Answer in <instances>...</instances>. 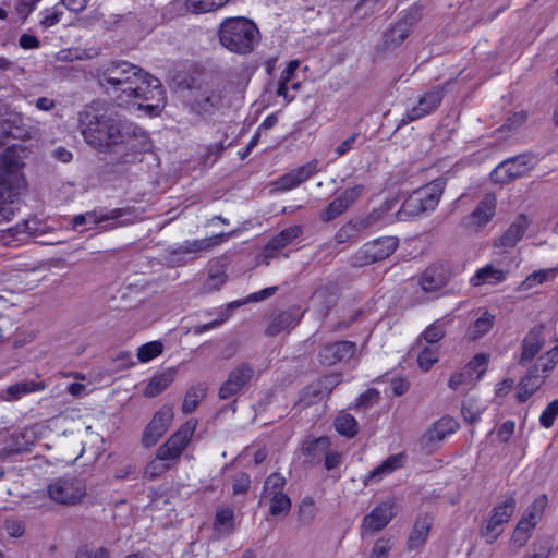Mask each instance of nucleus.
Masks as SVG:
<instances>
[{"mask_svg": "<svg viewBox=\"0 0 558 558\" xmlns=\"http://www.w3.org/2000/svg\"><path fill=\"white\" fill-rule=\"evenodd\" d=\"M97 78L118 106L144 110L155 117L166 105V90L160 81L128 61L116 60L99 68Z\"/></svg>", "mask_w": 558, "mask_h": 558, "instance_id": "f257e3e1", "label": "nucleus"}, {"mask_svg": "<svg viewBox=\"0 0 558 558\" xmlns=\"http://www.w3.org/2000/svg\"><path fill=\"white\" fill-rule=\"evenodd\" d=\"M78 121L85 142L101 153L118 146L136 153L141 138L146 137L141 128L124 120L113 107L82 111Z\"/></svg>", "mask_w": 558, "mask_h": 558, "instance_id": "f03ea898", "label": "nucleus"}, {"mask_svg": "<svg viewBox=\"0 0 558 558\" xmlns=\"http://www.w3.org/2000/svg\"><path fill=\"white\" fill-rule=\"evenodd\" d=\"M25 156L26 149L21 145L8 147L0 156V223L12 219L13 197L25 186Z\"/></svg>", "mask_w": 558, "mask_h": 558, "instance_id": "7ed1b4c3", "label": "nucleus"}, {"mask_svg": "<svg viewBox=\"0 0 558 558\" xmlns=\"http://www.w3.org/2000/svg\"><path fill=\"white\" fill-rule=\"evenodd\" d=\"M219 41L222 47L239 54L251 53L259 41L256 24L246 17H228L219 27Z\"/></svg>", "mask_w": 558, "mask_h": 558, "instance_id": "20e7f679", "label": "nucleus"}, {"mask_svg": "<svg viewBox=\"0 0 558 558\" xmlns=\"http://www.w3.org/2000/svg\"><path fill=\"white\" fill-rule=\"evenodd\" d=\"M445 184L444 180L437 179L414 191L402 203L398 211V218L404 220L435 210L444 193Z\"/></svg>", "mask_w": 558, "mask_h": 558, "instance_id": "39448f33", "label": "nucleus"}, {"mask_svg": "<svg viewBox=\"0 0 558 558\" xmlns=\"http://www.w3.org/2000/svg\"><path fill=\"white\" fill-rule=\"evenodd\" d=\"M517 509L514 493L505 494L492 509L490 517L481 529V536L487 544H493L504 531V525L509 522Z\"/></svg>", "mask_w": 558, "mask_h": 558, "instance_id": "423d86ee", "label": "nucleus"}, {"mask_svg": "<svg viewBox=\"0 0 558 558\" xmlns=\"http://www.w3.org/2000/svg\"><path fill=\"white\" fill-rule=\"evenodd\" d=\"M231 234L232 232H221L204 239L186 240L178 247L170 248L168 251L167 262L171 266H182L189 260L196 258L199 253L209 251L213 247L221 244Z\"/></svg>", "mask_w": 558, "mask_h": 558, "instance_id": "0eeeda50", "label": "nucleus"}, {"mask_svg": "<svg viewBox=\"0 0 558 558\" xmlns=\"http://www.w3.org/2000/svg\"><path fill=\"white\" fill-rule=\"evenodd\" d=\"M47 494L52 501L59 505L73 506L85 497L86 485L75 476L58 477L48 484Z\"/></svg>", "mask_w": 558, "mask_h": 558, "instance_id": "6e6552de", "label": "nucleus"}, {"mask_svg": "<svg viewBox=\"0 0 558 558\" xmlns=\"http://www.w3.org/2000/svg\"><path fill=\"white\" fill-rule=\"evenodd\" d=\"M398 244L399 240L395 236H384L367 242L352 256V265L363 267L384 260L397 250Z\"/></svg>", "mask_w": 558, "mask_h": 558, "instance_id": "1a4fd4ad", "label": "nucleus"}, {"mask_svg": "<svg viewBox=\"0 0 558 558\" xmlns=\"http://www.w3.org/2000/svg\"><path fill=\"white\" fill-rule=\"evenodd\" d=\"M533 154H521L501 161L492 172V180L496 183H508L527 174L536 165Z\"/></svg>", "mask_w": 558, "mask_h": 558, "instance_id": "9d476101", "label": "nucleus"}, {"mask_svg": "<svg viewBox=\"0 0 558 558\" xmlns=\"http://www.w3.org/2000/svg\"><path fill=\"white\" fill-rule=\"evenodd\" d=\"M197 427V420L190 418L160 448V457L178 462L190 445Z\"/></svg>", "mask_w": 558, "mask_h": 558, "instance_id": "9b49d317", "label": "nucleus"}, {"mask_svg": "<svg viewBox=\"0 0 558 558\" xmlns=\"http://www.w3.org/2000/svg\"><path fill=\"white\" fill-rule=\"evenodd\" d=\"M254 376L255 369L253 365L247 362L239 364L231 369L227 379L221 384L219 388V398L228 400L234 397L252 381Z\"/></svg>", "mask_w": 558, "mask_h": 558, "instance_id": "f8f14e48", "label": "nucleus"}, {"mask_svg": "<svg viewBox=\"0 0 558 558\" xmlns=\"http://www.w3.org/2000/svg\"><path fill=\"white\" fill-rule=\"evenodd\" d=\"M174 418L173 407L170 404L162 405L153 416L151 421L145 427L142 444L145 447H151L167 433L170 424Z\"/></svg>", "mask_w": 558, "mask_h": 558, "instance_id": "ddd939ff", "label": "nucleus"}, {"mask_svg": "<svg viewBox=\"0 0 558 558\" xmlns=\"http://www.w3.org/2000/svg\"><path fill=\"white\" fill-rule=\"evenodd\" d=\"M364 193V185L357 184L348 187L341 192L329 205L319 214V219L324 222H330L344 214Z\"/></svg>", "mask_w": 558, "mask_h": 558, "instance_id": "4468645a", "label": "nucleus"}, {"mask_svg": "<svg viewBox=\"0 0 558 558\" xmlns=\"http://www.w3.org/2000/svg\"><path fill=\"white\" fill-rule=\"evenodd\" d=\"M395 500L389 498L378 504L371 513L363 519L361 530L362 534H374L386 527L395 518Z\"/></svg>", "mask_w": 558, "mask_h": 558, "instance_id": "2eb2a0df", "label": "nucleus"}, {"mask_svg": "<svg viewBox=\"0 0 558 558\" xmlns=\"http://www.w3.org/2000/svg\"><path fill=\"white\" fill-rule=\"evenodd\" d=\"M444 98V88L434 87L426 92L412 108H408L405 116L401 119V124L418 120L434 112Z\"/></svg>", "mask_w": 558, "mask_h": 558, "instance_id": "dca6fc26", "label": "nucleus"}, {"mask_svg": "<svg viewBox=\"0 0 558 558\" xmlns=\"http://www.w3.org/2000/svg\"><path fill=\"white\" fill-rule=\"evenodd\" d=\"M356 351L355 342L343 340L324 345L318 354L319 362L326 366H332L340 362L349 361Z\"/></svg>", "mask_w": 558, "mask_h": 558, "instance_id": "f3484780", "label": "nucleus"}, {"mask_svg": "<svg viewBox=\"0 0 558 558\" xmlns=\"http://www.w3.org/2000/svg\"><path fill=\"white\" fill-rule=\"evenodd\" d=\"M496 204L495 195L492 193L486 194L474 210L464 218V226L474 229H480L486 226L495 216Z\"/></svg>", "mask_w": 558, "mask_h": 558, "instance_id": "a211bd4d", "label": "nucleus"}, {"mask_svg": "<svg viewBox=\"0 0 558 558\" xmlns=\"http://www.w3.org/2000/svg\"><path fill=\"white\" fill-rule=\"evenodd\" d=\"M545 343L543 327L532 328L523 338L521 344V354L518 363L521 366L527 365L541 352Z\"/></svg>", "mask_w": 558, "mask_h": 558, "instance_id": "6ab92c4d", "label": "nucleus"}, {"mask_svg": "<svg viewBox=\"0 0 558 558\" xmlns=\"http://www.w3.org/2000/svg\"><path fill=\"white\" fill-rule=\"evenodd\" d=\"M222 98V89L219 86H207L195 96L193 107L199 113L211 114L221 107Z\"/></svg>", "mask_w": 558, "mask_h": 558, "instance_id": "aec40b11", "label": "nucleus"}, {"mask_svg": "<svg viewBox=\"0 0 558 558\" xmlns=\"http://www.w3.org/2000/svg\"><path fill=\"white\" fill-rule=\"evenodd\" d=\"M449 280V274L442 265H432L421 275L418 284L424 292H436L444 288Z\"/></svg>", "mask_w": 558, "mask_h": 558, "instance_id": "412c9836", "label": "nucleus"}, {"mask_svg": "<svg viewBox=\"0 0 558 558\" xmlns=\"http://www.w3.org/2000/svg\"><path fill=\"white\" fill-rule=\"evenodd\" d=\"M302 234L301 226L294 225L283 229L277 235L272 236L264 247L266 258L274 257L279 251L291 244Z\"/></svg>", "mask_w": 558, "mask_h": 558, "instance_id": "4be33fe9", "label": "nucleus"}, {"mask_svg": "<svg viewBox=\"0 0 558 558\" xmlns=\"http://www.w3.org/2000/svg\"><path fill=\"white\" fill-rule=\"evenodd\" d=\"M301 316L300 307L296 306L279 313L267 327L266 335L271 337L279 335L295 326L300 322Z\"/></svg>", "mask_w": 558, "mask_h": 558, "instance_id": "5701e85b", "label": "nucleus"}, {"mask_svg": "<svg viewBox=\"0 0 558 558\" xmlns=\"http://www.w3.org/2000/svg\"><path fill=\"white\" fill-rule=\"evenodd\" d=\"M433 525V518L424 514L420 515L413 525V529L409 535L407 545L409 550H414L422 547L429 534Z\"/></svg>", "mask_w": 558, "mask_h": 558, "instance_id": "b1692460", "label": "nucleus"}, {"mask_svg": "<svg viewBox=\"0 0 558 558\" xmlns=\"http://www.w3.org/2000/svg\"><path fill=\"white\" fill-rule=\"evenodd\" d=\"M371 225V217L352 219L339 228V230L336 232L335 241L337 244H343L353 241L357 238L360 232L369 228Z\"/></svg>", "mask_w": 558, "mask_h": 558, "instance_id": "393cba45", "label": "nucleus"}, {"mask_svg": "<svg viewBox=\"0 0 558 558\" xmlns=\"http://www.w3.org/2000/svg\"><path fill=\"white\" fill-rule=\"evenodd\" d=\"M544 376L534 367H531L527 374L520 380L517 397L520 402H525L527 399L543 385Z\"/></svg>", "mask_w": 558, "mask_h": 558, "instance_id": "a878e982", "label": "nucleus"}, {"mask_svg": "<svg viewBox=\"0 0 558 558\" xmlns=\"http://www.w3.org/2000/svg\"><path fill=\"white\" fill-rule=\"evenodd\" d=\"M403 462L404 457L401 453L388 457L367 475L365 484L368 485L379 482L388 474L400 469L403 465Z\"/></svg>", "mask_w": 558, "mask_h": 558, "instance_id": "bb28decb", "label": "nucleus"}, {"mask_svg": "<svg viewBox=\"0 0 558 558\" xmlns=\"http://www.w3.org/2000/svg\"><path fill=\"white\" fill-rule=\"evenodd\" d=\"M527 227V218L520 215L500 236V244L502 246L513 247L523 238Z\"/></svg>", "mask_w": 558, "mask_h": 558, "instance_id": "cd10ccee", "label": "nucleus"}, {"mask_svg": "<svg viewBox=\"0 0 558 558\" xmlns=\"http://www.w3.org/2000/svg\"><path fill=\"white\" fill-rule=\"evenodd\" d=\"M459 424L454 418L450 416H444L434 423V425L428 429V439L430 441H441L448 435L456 433Z\"/></svg>", "mask_w": 558, "mask_h": 558, "instance_id": "c85d7f7f", "label": "nucleus"}, {"mask_svg": "<svg viewBox=\"0 0 558 558\" xmlns=\"http://www.w3.org/2000/svg\"><path fill=\"white\" fill-rule=\"evenodd\" d=\"M45 387L46 385L43 381L29 380L16 383L5 389L4 399L7 401H16L28 393L41 391L45 389Z\"/></svg>", "mask_w": 558, "mask_h": 558, "instance_id": "c756f323", "label": "nucleus"}, {"mask_svg": "<svg viewBox=\"0 0 558 558\" xmlns=\"http://www.w3.org/2000/svg\"><path fill=\"white\" fill-rule=\"evenodd\" d=\"M300 66L299 60H292L288 63L287 68L281 72L279 82H278V88H277V95L279 97H282L286 102H291L294 99V95L289 94V84L294 77L295 71Z\"/></svg>", "mask_w": 558, "mask_h": 558, "instance_id": "7c9ffc66", "label": "nucleus"}, {"mask_svg": "<svg viewBox=\"0 0 558 558\" xmlns=\"http://www.w3.org/2000/svg\"><path fill=\"white\" fill-rule=\"evenodd\" d=\"M174 373L169 371L154 375L147 384L144 395L154 398L166 390L173 381Z\"/></svg>", "mask_w": 558, "mask_h": 558, "instance_id": "2f4dec72", "label": "nucleus"}, {"mask_svg": "<svg viewBox=\"0 0 558 558\" xmlns=\"http://www.w3.org/2000/svg\"><path fill=\"white\" fill-rule=\"evenodd\" d=\"M505 278L506 272L504 270L497 269L492 265H486L476 271L471 282L474 286H480L483 283L496 284L504 281Z\"/></svg>", "mask_w": 558, "mask_h": 558, "instance_id": "473e14b6", "label": "nucleus"}, {"mask_svg": "<svg viewBox=\"0 0 558 558\" xmlns=\"http://www.w3.org/2000/svg\"><path fill=\"white\" fill-rule=\"evenodd\" d=\"M495 316L488 312H484L469 328L468 337L471 340H477L484 337L494 326Z\"/></svg>", "mask_w": 558, "mask_h": 558, "instance_id": "72a5a7b5", "label": "nucleus"}, {"mask_svg": "<svg viewBox=\"0 0 558 558\" xmlns=\"http://www.w3.org/2000/svg\"><path fill=\"white\" fill-rule=\"evenodd\" d=\"M227 282V275L222 265H213L209 268L208 276L203 283L202 291L210 293L220 290Z\"/></svg>", "mask_w": 558, "mask_h": 558, "instance_id": "f704fd0d", "label": "nucleus"}, {"mask_svg": "<svg viewBox=\"0 0 558 558\" xmlns=\"http://www.w3.org/2000/svg\"><path fill=\"white\" fill-rule=\"evenodd\" d=\"M336 430L348 438L354 437L359 432L357 421L353 415L341 412L335 420Z\"/></svg>", "mask_w": 558, "mask_h": 558, "instance_id": "c9c22d12", "label": "nucleus"}, {"mask_svg": "<svg viewBox=\"0 0 558 558\" xmlns=\"http://www.w3.org/2000/svg\"><path fill=\"white\" fill-rule=\"evenodd\" d=\"M234 511L232 507H219L215 514L214 529L217 532L231 533L233 529Z\"/></svg>", "mask_w": 558, "mask_h": 558, "instance_id": "e433bc0d", "label": "nucleus"}, {"mask_svg": "<svg viewBox=\"0 0 558 558\" xmlns=\"http://www.w3.org/2000/svg\"><path fill=\"white\" fill-rule=\"evenodd\" d=\"M174 463H177V462L173 461L171 458L160 457V448H158L155 459H153L147 464V466L145 469V474L149 478L158 477V476L162 475L163 473H166L167 471H169Z\"/></svg>", "mask_w": 558, "mask_h": 558, "instance_id": "4c0bfd02", "label": "nucleus"}, {"mask_svg": "<svg viewBox=\"0 0 558 558\" xmlns=\"http://www.w3.org/2000/svg\"><path fill=\"white\" fill-rule=\"evenodd\" d=\"M286 478L280 473H271L265 480L263 492H262V500L270 498V496L279 495L284 493Z\"/></svg>", "mask_w": 558, "mask_h": 558, "instance_id": "58836bf2", "label": "nucleus"}, {"mask_svg": "<svg viewBox=\"0 0 558 558\" xmlns=\"http://www.w3.org/2000/svg\"><path fill=\"white\" fill-rule=\"evenodd\" d=\"M489 355L486 353H478L464 366V369L471 375L474 381L480 380L487 371Z\"/></svg>", "mask_w": 558, "mask_h": 558, "instance_id": "ea45409f", "label": "nucleus"}, {"mask_svg": "<svg viewBox=\"0 0 558 558\" xmlns=\"http://www.w3.org/2000/svg\"><path fill=\"white\" fill-rule=\"evenodd\" d=\"M558 274V268L541 269L529 275L521 283L522 290H530L537 284H542L548 280H554Z\"/></svg>", "mask_w": 558, "mask_h": 558, "instance_id": "a19ab883", "label": "nucleus"}, {"mask_svg": "<svg viewBox=\"0 0 558 558\" xmlns=\"http://www.w3.org/2000/svg\"><path fill=\"white\" fill-rule=\"evenodd\" d=\"M547 496L541 495L538 496L525 510L521 519L527 520L534 527L537 522L542 518L546 507H547Z\"/></svg>", "mask_w": 558, "mask_h": 558, "instance_id": "79ce46f5", "label": "nucleus"}, {"mask_svg": "<svg viewBox=\"0 0 558 558\" xmlns=\"http://www.w3.org/2000/svg\"><path fill=\"white\" fill-rule=\"evenodd\" d=\"M128 213L124 208H114L106 213L93 210L85 213L86 223L98 225L108 220H118Z\"/></svg>", "mask_w": 558, "mask_h": 558, "instance_id": "37998d69", "label": "nucleus"}, {"mask_svg": "<svg viewBox=\"0 0 558 558\" xmlns=\"http://www.w3.org/2000/svg\"><path fill=\"white\" fill-rule=\"evenodd\" d=\"M206 390L202 386H193L191 387L184 397L183 403H182V412L184 414L192 413L199 402L205 398Z\"/></svg>", "mask_w": 558, "mask_h": 558, "instance_id": "c03bdc74", "label": "nucleus"}, {"mask_svg": "<svg viewBox=\"0 0 558 558\" xmlns=\"http://www.w3.org/2000/svg\"><path fill=\"white\" fill-rule=\"evenodd\" d=\"M265 501L269 502V512L274 517L286 515L291 509V499L284 493L270 496Z\"/></svg>", "mask_w": 558, "mask_h": 558, "instance_id": "a18cd8bd", "label": "nucleus"}, {"mask_svg": "<svg viewBox=\"0 0 558 558\" xmlns=\"http://www.w3.org/2000/svg\"><path fill=\"white\" fill-rule=\"evenodd\" d=\"M228 0H186V10L194 14L205 13L221 8Z\"/></svg>", "mask_w": 558, "mask_h": 558, "instance_id": "49530a36", "label": "nucleus"}, {"mask_svg": "<svg viewBox=\"0 0 558 558\" xmlns=\"http://www.w3.org/2000/svg\"><path fill=\"white\" fill-rule=\"evenodd\" d=\"M558 364V345L550 349L544 355H541L537 362L532 366L537 372L547 376V374Z\"/></svg>", "mask_w": 558, "mask_h": 558, "instance_id": "de8ad7c7", "label": "nucleus"}, {"mask_svg": "<svg viewBox=\"0 0 558 558\" xmlns=\"http://www.w3.org/2000/svg\"><path fill=\"white\" fill-rule=\"evenodd\" d=\"M412 32L397 22L385 34V44L387 46L397 47L403 43Z\"/></svg>", "mask_w": 558, "mask_h": 558, "instance_id": "09e8293b", "label": "nucleus"}, {"mask_svg": "<svg viewBox=\"0 0 558 558\" xmlns=\"http://www.w3.org/2000/svg\"><path fill=\"white\" fill-rule=\"evenodd\" d=\"M439 360V351L434 347H424L417 355V364L424 372L429 371Z\"/></svg>", "mask_w": 558, "mask_h": 558, "instance_id": "8fccbe9b", "label": "nucleus"}, {"mask_svg": "<svg viewBox=\"0 0 558 558\" xmlns=\"http://www.w3.org/2000/svg\"><path fill=\"white\" fill-rule=\"evenodd\" d=\"M534 526L527 520L521 519L512 533L511 542L518 547L523 546L530 538Z\"/></svg>", "mask_w": 558, "mask_h": 558, "instance_id": "3c124183", "label": "nucleus"}, {"mask_svg": "<svg viewBox=\"0 0 558 558\" xmlns=\"http://www.w3.org/2000/svg\"><path fill=\"white\" fill-rule=\"evenodd\" d=\"M163 345L159 341H151L141 345L137 350V359L143 362H149L161 354Z\"/></svg>", "mask_w": 558, "mask_h": 558, "instance_id": "603ef678", "label": "nucleus"}, {"mask_svg": "<svg viewBox=\"0 0 558 558\" xmlns=\"http://www.w3.org/2000/svg\"><path fill=\"white\" fill-rule=\"evenodd\" d=\"M446 335L444 324L435 320L421 333L420 339H424L427 343L434 344L440 341Z\"/></svg>", "mask_w": 558, "mask_h": 558, "instance_id": "864d4df0", "label": "nucleus"}, {"mask_svg": "<svg viewBox=\"0 0 558 558\" xmlns=\"http://www.w3.org/2000/svg\"><path fill=\"white\" fill-rule=\"evenodd\" d=\"M483 410L484 408L477 400L469 398L463 401L461 412L465 421L474 423L480 418Z\"/></svg>", "mask_w": 558, "mask_h": 558, "instance_id": "5fc2aeb1", "label": "nucleus"}, {"mask_svg": "<svg viewBox=\"0 0 558 558\" xmlns=\"http://www.w3.org/2000/svg\"><path fill=\"white\" fill-rule=\"evenodd\" d=\"M277 290H278V287H276V286L265 288L258 292L251 293L243 301H234V302L229 303L228 307L234 310V308H238L239 306L246 304L248 302H259V301L266 300V299L272 296L277 292Z\"/></svg>", "mask_w": 558, "mask_h": 558, "instance_id": "6e6d98bb", "label": "nucleus"}, {"mask_svg": "<svg viewBox=\"0 0 558 558\" xmlns=\"http://www.w3.org/2000/svg\"><path fill=\"white\" fill-rule=\"evenodd\" d=\"M319 161L317 159H313L295 169H293L296 181L301 185L308 179H311L313 175H315L319 169H318Z\"/></svg>", "mask_w": 558, "mask_h": 558, "instance_id": "4d7b16f0", "label": "nucleus"}, {"mask_svg": "<svg viewBox=\"0 0 558 558\" xmlns=\"http://www.w3.org/2000/svg\"><path fill=\"white\" fill-rule=\"evenodd\" d=\"M231 310H232V308H229V307L227 306V308H226V310H223V311H221V312H220V314H219V317H218V318H216V319H214V320H211V322H209V323H207V324H203V325L194 326V327L192 328V332H193L194 335H201V333H203V332H206V331H208V330H211V329H215V328H217V327L221 326V325H222V324H223V323L229 318V316H230V311H231Z\"/></svg>", "mask_w": 558, "mask_h": 558, "instance_id": "13d9d810", "label": "nucleus"}, {"mask_svg": "<svg viewBox=\"0 0 558 558\" xmlns=\"http://www.w3.org/2000/svg\"><path fill=\"white\" fill-rule=\"evenodd\" d=\"M274 190L275 191H280V192H284V191H290L292 189H295L298 187L300 184L299 182L296 181V177H295V173L293 170H291L290 172L281 175L280 178H278L274 183Z\"/></svg>", "mask_w": 558, "mask_h": 558, "instance_id": "bf43d9fd", "label": "nucleus"}, {"mask_svg": "<svg viewBox=\"0 0 558 558\" xmlns=\"http://www.w3.org/2000/svg\"><path fill=\"white\" fill-rule=\"evenodd\" d=\"M558 415V399L551 401L542 412L539 423L543 427L549 428L554 425L555 418Z\"/></svg>", "mask_w": 558, "mask_h": 558, "instance_id": "052dcab7", "label": "nucleus"}, {"mask_svg": "<svg viewBox=\"0 0 558 558\" xmlns=\"http://www.w3.org/2000/svg\"><path fill=\"white\" fill-rule=\"evenodd\" d=\"M251 485V477L247 473L240 472L233 476L232 494L242 495L247 493Z\"/></svg>", "mask_w": 558, "mask_h": 558, "instance_id": "680f3d73", "label": "nucleus"}, {"mask_svg": "<svg viewBox=\"0 0 558 558\" xmlns=\"http://www.w3.org/2000/svg\"><path fill=\"white\" fill-rule=\"evenodd\" d=\"M379 399V392L376 389H368L361 393L356 399L354 409H367L375 404Z\"/></svg>", "mask_w": 558, "mask_h": 558, "instance_id": "e2e57ef3", "label": "nucleus"}, {"mask_svg": "<svg viewBox=\"0 0 558 558\" xmlns=\"http://www.w3.org/2000/svg\"><path fill=\"white\" fill-rule=\"evenodd\" d=\"M421 9L414 5L410 8L398 22L403 26H407V28H409V31L412 32L413 27L421 21Z\"/></svg>", "mask_w": 558, "mask_h": 558, "instance_id": "0e129e2a", "label": "nucleus"}, {"mask_svg": "<svg viewBox=\"0 0 558 558\" xmlns=\"http://www.w3.org/2000/svg\"><path fill=\"white\" fill-rule=\"evenodd\" d=\"M392 548L390 538L381 537L377 539L371 553V558H388Z\"/></svg>", "mask_w": 558, "mask_h": 558, "instance_id": "69168bd1", "label": "nucleus"}, {"mask_svg": "<svg viewBox=\"0 0 558 558\" xmlns=\"http://www.w3.org/2000/svg\"><path fill=\"white\" fill-rule=\"evenodd\" d=\"M75 558H110V554L105 547L93 548L83 546L76 551Z\"/></svg>", "mask_w": 558, "mask_h": 558, "instance_id": "338daca9", "label": "nucleus"}, {"mask_svg": "<svg viewBox=\"0 0 558 558\" xmlns=\"http://www.w3.org/2000/svg\"><path fill=\"white\" fill-rule=\"evenodd\" d=\"M474 383L473 379H471V375L463 368L461 372H456L451 374L448 386L452 390H458L462 386L469 385Z\"/></svg>", "mask_w": 558, "mask_h": 558, "instance_id": "774afa93", "label": "nucleus"}]
</instances>
